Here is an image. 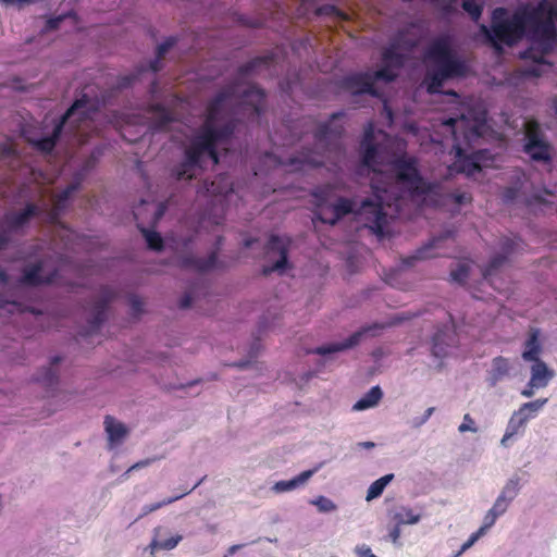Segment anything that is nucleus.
<instances>
[{"label": "nucleus", "instance_id": "obj_1", "mask_svg": "<svg viewBox=\"0 0 557 557\" xmlns=\"http://www.w3.org/2000/svg\"><path fill=\"white\" fill-rule=\"evenodd\" d=\"M557 0H540L537 3H524L508 16L505 8H496L492 12V33L487 34L495 47L497 42L509 47L523 38L541 47V51L527 49L521 57L530 59L537 65L544 64L545 53L553 49L557 39Z\"/></svg>", "mask_w": 557, "mask_h": 557}, {"label": "nucleus", "instance_id": "obj_2", "mask_svg": "<svg viewBox=\"0 0 557 557\" xmlns=\"http://www.w3.org/2000/svg\"><path fill=\"white\" fill-rule=\"evenodd\" d=\"M424 59L433 69L425 75L429 94H440L444 83L448 79L465 77L468 65L453 48L447 36L433 39L424 51Z\"/></svg>", "mask_w": 557, "mask_h": 557}, {"label": "nucleus", "instance_id": "obj_3", "mask_svg": "<svg viewBox=\"0 0 557 557\" xmlns=\"http://www.w3.org/2000/svg\"><path fill=\"white\" fill-rule=\"evenodd\" d=\"M344 115V112L333 113L331 119L321 123L313 133L315 145L321 147L323 151L302 148L295 156L289 157L285 165L290 166L295 171H302L306 168L317 169L324 165V158H329L327 153L334 152L339 154L343 151L341 140L345 133V127L337 120Z\"/></svg>", "mask_w": 557, "mask_h": 557}, {"label": "nucleus", "instance_id": "obj_4", "mask_svg": "<svg viewBox=\"0 0 557 557\" xmlns=\"http://www.w3.org/2000/svg\"><path fill=\"white\" fill-rule=\"evenodd\" d=\"M444 125L451 127L455 144V161L449 166V170L457 173H465L467 176H472L481 172V162L488 159V150H478L471 154H467L460 146L462 139L466 144H470L482 135V124L478 121L471 122L465 115L458 119L449 117L444 122Z\"/></svg>", "mask_w": 557, "mask_h": 557}, {"label": "nucleus", "instance_id": "obj_5", "mask_svg": "<svg viewBox=\"0 0 557 557\" xmlns=\"http://www.w3.org/2000/svg\"><path fill=\"white\" fill-rule=\"evenodd\" d=\"M236 129L234 120H230L221 126V131L209 128L199 129L189 146L184 151V158L195 168H201V160L208 156L214 164L219 163L218 144L228 141Z\"/></svg>", "mask_w": 557, "mask_h": 557}, {"label": "nucleus", "instance_id": "obj_6", "mask_svg": "<svg viewBox=\"0 0 557 557\" xmlns=\"http://www.w3.org/2000/svg\"><path fill=\"white\" fill-rule=\"evenodd\" d=\"M89 102L90 100L86 95H83L81 98L76 99L55 123L51 135L35 140L33 143L34 147L44 153L52 152L65 125L69 124V127L72 132H77L81 127V124L90 117V112L86 109Z\"/></svg>", "mask_w": 557, "mask_h": 557}, {"label": "nucleus", "instance_id": "obj_7", "mask_svg": "<svg viewBox=\"0 0 557 557\" xmlns=\"http://www.w3.org/2000/svg\"><path fill=\"white\" fill-rule=\"evenodd\" d=\"M396 180L404 185L411 196L436 194L437 185L426 182L418 168V159L400 156L392 163Z\"/></svg>", "mask_w": 557, "mask_h": 557}, {"label": "nucleus", "instance_id": "obj_8", "mask_svg": "<svg viewBox=\"0 0 557 557\" xmlns=\"http://www.w3.org/2000/svg\"><path fill=\"white\" fill-rule=\"evenodd\" d=\"M383 207L382 197L375 195L374 199L367 198L361 201L357 210L355 209V214L362 216L364 220V226L370 228L380 238L385 235V227L387 225V214Z\"/></svg>", "mask_w": 557, "mask_h": 557}, {"label": "nucleus", "instance_id": "obj_9", "mask_svg": "<svg viewBox=\"0 0 557 557\" xmlns=\"http://www.w3.org/2000/svg\"><path fill=\"white\" fill-rule=\"evenodd\" d=\"M547 400V398H539L521 405L510 417L500 444L507 446L508 441L518 434L529 420L536 417Z\"/></svg>", "mask_w": 557, "mask_h": 557}, {"label": "nucleus", "instance_id": "obj_10", "mask_svg": "<svg viewBox=\"0 0 557 557\" xmlns=\"http://www.w3.org/2000/svg\"><path fill=\"white\" fill-rule=\"evenodd\" d=\"M547 400V398H539L521 405L510 417L500 444L507 446L508 441L518 434L529 420L536 417Z\"/></svg>", "mask_w": 557, "mask_h": 557}, {"label": "nucleus", "instance_id": "obj_11", "mask_svg": "<svg viewBox=\"0 0 557 557\" xmlns=\"http://www.w3.org/2000/svg\"><path fill=\"white\" fill-rule=\"evenodd\" d=\"M524 152L534 161H550V146L542 138L537 122H529L525 128Z\"/></svg>", "mask_w": 557, "mask_h": 557}, {"label": "nucleus", "instance_id": "obj_12", "mask_svg": "<svg viewBox=\"0 0 557 557\" xmlns=\"http://www.w3.org/2000/svg\"><path fill=\"white\" fill-rule=\"evenodd\" d=\"M406 30L401 29L396 33L389 45L382 51V62L394 69H401L406 62V57L398 50L406 48L408 50L413 49L417 46V41L412 39H406Z\"/></svg>", "mask_w": 557, "mask_h": 557}, {"label": "nucleus", "instance_id": "obj_13", "mask_svg": "<svg viewBox=\"0 0 557 557\" xmlns=\"http://www.w3.org/2000/svg\"><path fill=\"white\" fill-rule=\"evenodd\" d=\"M356 202L354 199L338 197L335 202L330 203L325 210L313 211V221L318 220L324 224L335 225L344 216L355 213Z\"/></svg>", "mask_w": 557, "mask_h": 557}, {"label": "nucleus", "instance_id": "obj_14", "mask_svg": "<svg viewBox=\"0 0 557 557\" xmlns=\"http://www.w3.org/2000/svg\"><path fill=\"white\" fill-rule=\"evenodd\" d=\"M236 95V85L230 84L222 88L207 106V114L201 128H209L212 131H221V126L216 127L215 124L220 119V114L224 109L227 100Z\"/></svg>", "mask_w": 557, "mask_h": 557}, {"label": "nucleus", "instance_id": "obj_15", "mask_svg": "<svg viewBox=\"0 0 557 557\" xmlns=\"http://www.w3.org/2000/svg\"><path fill=\"white\" fill-rule=\"evenodd\" d=\"M518 244L515 239L505 237L500 240V249L503 253L494 256L482 271L483 280L495 286V277L499 270L507 263L508 256L512 253Z\"/></svg>", "mask_w": 557, "mask_h": 557}, {"label": "nucleus", "instance_id": "obj_16", "mask_svg": "<svg viewBox=\"0 0 557 557\" xmlns=\"http://www.w3.org/2000/svg\"><path fill=\"white\" fill-rule=\"evenodd\" d=\"M288 248L289 244L284 238L274 234L270 236L265 246V253L268 256L271 253H278L280 258L272 265L263 267V275H269L274 271L281 272L286 269L288 264Z\"/></svg>", "mask_w": 557, "mask_h": 557}, {"label": "nucleus", "instance_id": "obj_17", "mask_svg": "<svg viewBox=\"0 0 557 557\" xmlns=\"http://www.w3.org/2000/svg\"><path fill=\"white\" fill-rule=\"evenodd\" d=\"M375 133L376 131L373 123H368L364 127L363 136L360 141L361 162L372 171H375V166L381 164L377 160L379 145L375 143Z\"/></svg>", "mask_w": 557, "mask_h": 557}, {"label": "nucleus", "instance_id": "obj_18", "mask_svg": "<svg viewBox=\"0 0 557 557\" xmlns=\"http://www.w3.org/2000/svg\"><path fill=\"white\" fill-rule=\"evenodd\" d=\"M114 296L115 294L111 288L106 286L101 289V296L96 300L92 318L88 322L89 330L83 334L84 336L91 335L100 329L106 321L108 306L113 300Z\"/></svg>", "mask_w": 557, "mask_h": 557}, {"label": "nucleus", "instance_id": "obj_19", "mask_svg": "<svg viewBox=\"0 0 557 557\" xmlns=\"http://www.w3.org/2000/svg\"><path fill=\"white\" fill-rule=\"evenodd\" d=\"M343 87L349 90L352 95L368 94L373 97H379L380 95L373 85L372 74L368 72L346 76L343 79Z\"/></svg>", "mask_w": 557, "mask_h": 557}, {"label": "nucleus", "instance_id": "obj_20", "mask_svg": "<svg viewBox=\"0 0 557 557\" xmlns=\"http://www.w3.org/2000/svg\"><path fill=\"white\" fill-rule=\"evenodd\" d=\"M457 334L454 325H445L438 329L432 337V354L437 358L448 355V348L457 345Z\"/></svg>", "mask_w": 557, "mask_h": 557}, {"label": "nucleus", "instance_id": "obj_21", "mask_svg": "<svg viewBox=\"0 0 557 557\" xmlns=\"http://www.w3.org/2000/svg\"><path fill=\"white\" fill-rule=\"evenodd\" d=\"M42 268H44L42 261H38L36 263L26 265L23 269V275L21 277V283L24 285H29V286H39V285H44V284L54 283L57 276H58V271L54 270L50 274L42 276L41 275Z\"/></svg>", "mask_w": 557, "mask_h": 557}, {"label": "nucleus", "instance_id": "obj_22", "mask_svg": "<svg viewBox=\"0 0 557 557\" xmlns=\"http://www.w3.org/2000/svg\"><path fill=\"white\" fill-rule=\"evenodd\" d=\"M178 265L199 273L208 272L218 265V251H212L207 258H198L193 255L183 256L178 260Z\"/></svg>", "mask_w": 557, "mask_h": 557}, {"label": "nucleus", "instance_id": "obj_23", "mask_svg": "<svg viewBox=\"0 0 557 557\" xmlns=\"http://www.w3.org/2000/svg\"><path fill=\"white\" fill-rule=\"evenodd\" d=\"M39 214V208L35 203H27L25 208L18 212H9L4 214V222L11 231L22 228L32 218Z\"/></svg>", "mask_w": 557, "mask_h": 557}, {"label": "nucleus", "instance_id": "obj_24", "mask_svg": "<svg viewBox=\"0 0 557 557\" xmlns=\"http://www.w3.org/2000/svg\"><path fill=\"white\" fill-rule=\"evenodd\" d=\"M367 331H368V329L355 332L354 334H351L344 342L322 345V346H319V347L314 348L313 350H309L308 352L325 356V355H329V354H333V352H337V351H343L345 349H349V348H351V347H354V346L359 344V342L361 339V336Z\"/></svg>", "mask_w": 557, "mask_h": 557}, {"label": "nucleus", "instance_id": "obj_25", "mask_svg": "<svg viewBox=\"0 0 557 557\" xmlns=\"http://www.w3.org/2000/svg\"><path fill=\"white\" fill-rule=\"evenodd\" d=\"M522 359L524 361H537L542 352L541 331L537 327H530L528 338L524 342Z\"/></svg>", "mask_w": 557, "mask_h": 557}, {"label": "nucleus", "instance_id": "obj_26", "mask_svg": "<svg viewBox=\"0 0 557 557\" xmlns=\"http://www.w3.org/2000/svg\"><path fill=\"white\" fill-rule=\"evenodd\" d=\"M450 235V233L445 234L444 236L433 238L428 244L423 245L422 247L418 248L413 255L408 256L403 259V264L405 267H413L417 261L425 260L429 258H436L440 255L431 253V250L438 246V244L444 239L447 238Z\"/></svg>", "mask_w": 557, "mask_h": 557}, {"label": "nucleus", "instance_id": "obj_27", "mask_svg": "<svg viewBox=\"0 0 557 557\" xmlns=\"http://www.w3.org/2000/svg\"><path fill=\"white\" fill-rule=\"evenodd\" d=\"M245 104L252 108L257 115H260L264 111L265 106V91L256 86H249L242 95Z\"/></svg>", "mask_w": 557, "mask_h": 557}, {"label": "nucleus", "instance_id": "obj_28", "mask_svg": "<svg viewBox=\"0 0 557 557\" xmlns=\"http://www.w3.org/2000/svg\"><path fill=\"white\" fill-rule=\"evenodd\" d=\"M60 361H61V357H59V356L53 357L50 366L41 369L35 379L45 388H47V391H52L58 386L59 376L54 369V366H57Z\"/></svg>", "mask_w": 557, "mask_h": 557}, {"label": "nucleus", "instance_id": "obj_29", "mask_svg": "<svg viewBox=\"0 0 557 557\" xmlns=\"http://www.w3.org/2000/svg\"><path fill=\"white\" fill-rule=\"evenodd\" d=\"M335 190L334 184H323L314 187L310 191V196L313 198L314 211L325 210L330 205L329 201L333 198Z\"/></svg>", "mask_w": 557, "mask_h": 557}, {"label": "nucleus", "instance_id": "obj_30", "mask_svg": "<svg viewBox=\"0 0 557 557\" xmlns=\"http://www.w3.org/2000/svg\"><path fill=\"white\" fill-rule=\"evenodd\" d=\"M533 366L531 368V379L529 385L531 387H545L548 384V381L553 376V372L548 370L545 362L541 359L537 361H533Z\"/></svg>", "mask_w": 557, "mask_h": 557}, {"label": "nucleus", "instance_id": "obj_31", "mask_svg": "<svg viewBox=\"0 0 557 557\" xmlns=\"http://www.w3.org/2000/svg\"><path fill=\"white\" fill-rule=\"evenodd\" d=\"M510 366L507 358L498 356L492 361V369L488 373V383L495 386L499 381L509 374Z\"/></svg>", "mask_w": 557, "mask_h": 557}, {"label": "nucleus", "instance_id": "obj_32", "mask_svg": "<svg viewBox=\"0 0 557 557\" xmlns=\"http://www.w3.org/2000/svg\"><path fill=\"white\" fill-rule=\"evenodd\" d=\"M104 430L110 444L120 443L127 434L126 426L111 416H106L104 418Z\"/></svg>", "mask_w": 557, "mask_h": 557}, {"label": "nucleus", "instance_id": "obj_33", "mask_svg": "<svg viewBox=\"0 0 557 557\" xmlns=\"http://www.w3.org/2000/svg\"><path fill=\"white\" fill-rule=\"evenodd\" d=\"M151 111L154 113L152 120V128L154 131H165L174 121L172 113L160 103L153 104Z\"/></svg>", "mask_w": 557, "mask_h": 557}, {"label": "nucleus", "instance_id": "obj_34", "mask_svg": "<svg viewBox=\"0 0 557 557\" xmlns=\"http://www.w3.org/2000/svg\"><path fill=\"white\" fill-rule=\"evenodd\" d=\"M499 517L498 513H496L494 510L490 509L485 517H484V522H483V525L476 531L474 532L469 539L467 542H465L461 546V549L459 550V553L456 555V556H459L461 555L465 550H467L468 548H470L478 540L479 537L485 532L486 529L491 528L496 519Z\"/></svg>", "mask_w": 557, "mask_h": 557}, {"label": "nucleus", "instance_id": "obj_35", "mask_svg": "<svg viewBox=\"0 0 557 557\" xmlns=\"http://www.w3.org/2000/svg\"><path fill=\"white\" fill-rule=\"evenodd\" d=\"M273 61L271 55L256 57L240 65L237 73L240 77L257 73L262 66H269Z\"/></svg>", "mask_w": 557, "mask_h": 557}, {"label": "nucleus", "instance_id": "obj_36", "mask_svg": "<svg viewBox=\"0 0 557 557\" xmlns=\"http://www.w3.org/2000/svg\"><path fill=\"white\" fill-rule=\"evenodd\" d=\"M206 188L213 196H226L233 190L232 183L226 174L218 175L210 184L206 182Z\"/></svg>", "mask_w": 557, "mask_h": 557}, {"label": "nucleus", "instance_id": "obj_37", "mask_svg": "<svg viewBox=\"0 0 557 557\" xmlns=\"http://www.w3.org/2000/svg\"><path fill=\"white\" fill-rule=\"evenodd\" d=\"M315 471L317 469L306 470L292 480L276 482L274 488L277 492L292 491L305 484L314 474Z\"/></svg>", "mask_w": 557, "mask_h": 557}, {"label": "nucleus", "instance_id": "obj_38", "mask_svg": "<svg viewBox=\"0 0 557 557\" xmlns=\"http://www.w3.org/2000/svg\"><path fill=\"white\" fill-rule=\"evenodd\" d=\"M383 393L380 386H373L370 391L361 397L354 406L352 409L360 411L374 407L382 398Z\"/></svg>", "mask_w": 557, "mask_h": 557}, {"label": "nucleus", "instance_id": "obj_39", "mask_svg": "<svg viewBox=\"0 0 557 557\" xmlns=\"http://www.w3.org/2000/svg\"><path fill=\"white\" fill-rule=\"evenodd\" d=\"M137 227L146 239L147 246L149 249L154 251H160L163 248V239L161 235L143 226L139 222H137Z\"/></svg>", "mask_w": 557, "mask_h": 557}, {"label": "nucleus", "instance_id": "obj_40", "mask_svg": "<svg viewBox=\"0 0 557 557\" xmlns=\"http://www.w3.org/2000/svg\"><path fill=\"white\" fill-rule=\"evenodd\" d=\"M176 42H177V38L174 37V36H171V37L166 38L163 42H161L157 47V58H156V60L150 62V69L153 72H158L160 70V62H161V60L164 58L166 52L172 47H174L176 45Z\"/></svg>", "mask_w": 557, "mask_h": 557}, {"label": "nucleus", "instance_id": "obj_41", "mask_svg": "<svg viewBox=\"0 0 557 557\" xmlns=\"http://www.w3.org/2000/svg\"><path fill=\"white\" fill-rule=\"evenodd\" d=\"M394 474H386L377 480H375L368 488L366 499L368 502L377 498L381 496L386 485L393 480Z\"/></svg>", "mask_w": 557, "mask_h": 557}, {"label": "nucleus", "instance_id": "obj_42", "mask_svg": "<svg viewBox=\"0 0 557 557\" xmlns=\"http://www.w3.org/2000/svg\"><path fill=\"white\" fill-rule=\"evenodd\" d=\"M201 483V481L197 482L190 490H187L185 492H183L182 494L177 495V496H174V497H169V498H165L161 502H157V503H153V504H150V505H146L144 508H143V513L139 516V518L150 513V512H153L166 505H170L174 502H176L177 499L182 498L183 496L189 494L191 491H194L199 484Z\"/></svg>", "mask_w": 557, "mask_h": 557}, {"label": "nucleus", "instance_id": "obj_43", "mask_svg": "<svg viewBox=\"0 0 557 557\" xmlns=\"http://www.w3.org/2000/svg\"><path fill=\"white\" fill-rule=\"evenodd\" d=\"M195 168L184 158V160L172 170V175L177 180H193L195 176Z\"/></svg>", "mask_w": 557, "mask_h": 557}, {"label": "nucleus", "instance_id": "obj_44", "mask_svg": "<svg viewBox=\"0 0 557 557\" xmlns=\"http://www.w3.org/2000/svg\"><path fill=\"white\" fill-rule=\"evenodd\" d=\"M420 518L419 513L407 507H403L394 517L398 524H416L420 521Z\"/></svg>", "mask_w": 557, "mask_h": 557}, {"label": "nucleus", "instance_id": "obj_45", "mask_svg": "<svg viewBox=\"0 0 557 557\" xmlns=\"http://www.w3.org/2000/svg\"><path fill=\"white\" fill-rule=\"evenodd\" d=\"M315 15L318 16H335L342 21H348V14L338 9L334 4H323L317 8Z\"/></svg>", "mask_w": 557, "mask_h": 557}, {"label": "nucleus", "instance_id": "obj_46", "mask_svg": "<svg viewBox=\"0 0 557 557\" xmlns=\"http://www.w3.org/2000/svg\"><path fill=\"white\" fill-rule=\"evenodd\" d=\"M371 74H372V78H373V84L376 81H383L385 83H392L398 76L397 73L394 72V67H391V66L385 65V64H383V66L381 69H379L377 71H375L374 73H371Z\"/></svg>", "mask_w": 557, "mask_h": 557}, {"label": "nucleus", "instance_id": "obj_47", "mask_svg": "<svg viewBox=\"0 0 557 557\" xmlns=\"http://www.w3.org/2000/svg\"><path fill=\"white\" fill-rule=\"evenodd\" d=\"M445 197L447 200L458 206L469 205L473 200L472 195L470 193L459 189L448 193Z\"/></svg>", "mask_w": 557, "mask_h": 557}, {"label": "nucleus", "instance_id": "obj_48", "mask_svg": "<svg viewBox=\"0 0 557 557\" xmlns=\"http://www.w3.org/2000/svg\"><path fill=\"white\" fill-rule=\"evenodd\" d=\"M182 539H183L182 535H175V536H171L170 539H166L161 542L153 540L150 544V547L152 549L171 550L178 545V543L182 541Z\"/></svg>", "mask_w": 557, "mask_h": 557}, {"label": "nucleus", "instance_id": "obj_49", "mask_svg": "<svg viewBox=\"0 0 557 557\" xmlns=\"http://www.w3.org/2000/svg\"><path fill=\"white\" fill-rule=\"evenodd\" d=\"M462 9L469 13L473 21H479L482 15L483 7L476 0H463Z\"/></svg>", "mask_w": 557, "mask_h": 557}, {"label": "nucleus", "instance_id": "obj_50", "mask_svg": "<svg viewBox=\"0 0 557 557\" xmlns=\"http://www.w3.org/2000/svg\"><path fill=\"white\" fill-rule=\"evenodd\" d=\"M470 268L467 263H459L458 267L450 272L454 282L463 284L469 276Z\"/></svg>", "mask_w": 557, "mask_h": 557}, {"label": "nucleus", "instance_id": "obj_51", "mask_svg": "<svg viewBox=\"0 0 557 557\" xmlns=\"http://www.w3.org/2000/svg\"><path fill=\"white\" fill-rule=\"evenodd\" d=\"M519 491V479H511L503 488L500 495H505L510 502L516 497Z\"/></svg>", "mask_w": 557, "mask_h": 557}, {"label": "nucleus", "instance_id": "obj_52", "mask_svg": "<svg viewBox=\"0 0 557 557\" xmlns=\"http://www.w3.org/2000/svg\"><path fill=\"white\" fill-rule=\"evenodd\" d=\"M313 504L318 507L321 512H330L336 509L335 504L324 496H319Z\"/></svg>", "mask_w": 557, "mask_h": 557}, {"label": "nucleus", "instance_id": "obj_53", "mask_svg": "<svg viewBox=\"0 0 557 557\" xmlns=\"http://www.w3.org/2000/svg\"><path fill=\"white\" fill-rule=\"evenodd\" d=\"M78 188V184H71L66 188H64L59 195L57 199V207L60 208L63 203H65L72 194Z\"/></svg>", "mask_w": 557, "mask_h": 557}, {"label": "nucleus", "instance_id": "obj_54", "mask_svg": "<svg viewBox=\"0 0 557 557\" xmlns=\"http://www.w3.org/2000/svg\"><path fill=\"white\" fill-rule=\"evenodd\" d=\"M509 503L505 495H499L491 509L500 516L507 510Z\"/></svg>", "mask_w": 557, "mask_h": 557}, {"label": "nucleus", "instance_id": "obj_55", "mask_svg": "<svg viewBox=\"0 0 557 557\" xmlns=\"http://www.w3.org/2000/svg\"><path fill=\"white\" fill-rule=\"evenodd\" d=\"M458 431L460 433H465V432H478V428L474 426V420L471 418V416L469 413H466L463 416V422L459 425L458 428Z\"/></svg>", "mask_w": 557, "mask_h": 557}, {"label": "nucleus", "instance_id": "obj_56", "mask_svg": "<svg viewBox=\"0 0 557 557\" xmlns=\"http://www.w3.org/2000/svg\"><path fill=\"white\" fill-rule=\"evenodd\" d=\"M64 18H65V15H59V16H55V17L48 18L47 22H46L45 29L46 30H54V29H57Z\"/></svg>", "mask_w": 557, "mask_h": 557}, {"label": "nucleus", "instance_id": "obj_57", "mask_svg": "<svg viewBox=\"0 0 557 557\" xmlns=\"http://www.w3.org/2000/svg\"><path fill=\"white\" fill-rule=\"evenodd\" d=\"M166 211V203L165 202H160L156 209V211L153 212V216H152V225L154 226L161 219L162 216L164 215Z\"/></svg>", "mask_w": 557, "mask_h": 557}, {"label": "nucleus", "instance_id": "obj_58", "mask_svg": "<svg viewBox=\"0 0 557 557\" xmlns=\"http://www.w3.org/2000/svg\"><path fill=\"white\" fill-rule=\"evenodd\" d=\"M519 189L517 187H507L503 191V198L506 202L513 201L518 196Z\"/></svg>", "mask_w": 557, "mask_h": 557}, {"label": "nucleus", "instance_id": "obj_59", "mask_svg": "<svg viewBox=\"0 0 557 557\" xmlns=\"http://www.w3.org/2000/svg\"><path fill=\"white\" fill-rule=\"evenodd\" d=\"M355 552L359 557H376L366 544L357 546Z\"/></svg>", "mask_w": 557, "mask_h": 557}, {"label": "nucleus", "instance_id": "obj_60", "mask_svg": "<svg viewBox=\"0 0 557 557\" xmlns=\"http://www.w3.org/2000/svg\"><path fill=\"white\" fill-rule=\"evenodd\" d=\"M131 307L136 313H140L143 311V301L137 296H132L131 298Z\"/></svg>", "mask_w": 557, "mask_h": 557}, {"label": "nucleus", "instance_id": "obj_61", "mask_svg": "<svg viewBox=\"0 0 557 557\" xmlns=\"http://www.w3.org/2000/svg\"><path fill=\"white\" fill-rule=\"evenodd\" d=\"M191 302H193V296H191V294H190V293H186V294L181 298L178 306H180V308H181V309H187V308H189V307H190Z\"/></svg>", "mask_w": 557, "mask_h": 557}, {"label": "nucleus", "instance_id": "obj_62", "mask_svg": "<svg viewBox=\"0 0 557 557\" xmlns=\"http://www.w3.org/2000/svg\"><path fill=\"white\" fill-rule=\"evenodd\" d=\"M434 411H435L434 407L428 408L425 410L423 417L421 418V420L416 423V426H420V425L424 424L430 419V417L433 414Z\"/></svg>", "mask_w": 557, "mask_h": 557}, {"label": "nucleus", "instance_id": "obj_63", "mask_svg": "<svg viewBox=\"0 0 557 557\" xmlns=\"http://www.w3.org/2000/svg\"><path fill=\"white\" fill-rule=\"evenodd\" d=\"M10 242V237L4 231H0V250L7 247Z\"/></svg>", "mask_w": 557, "mask_h": 557}, {"label": "nucleus", "instance_id": "obj_64", "mask_svg": "<svg viewBox=\"0 0 557 557\" xmlns=\"http://www.w3.org/2000/svg\"><path fill=\"white\" fill-rule=\"evenodd\" d=\"M525 74L527 75H530V76H540L541 75V71L539 69V66H531L529 67L527 71H525Z\"/></svg>", "mask_w": 557, "mask_h": 557}]
</instances>
